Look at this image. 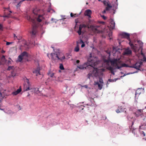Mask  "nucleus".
I'll return each mask as SVG.
<instances>
[{
    "mask_svg": "<svg viewBox=\"0 0 146 146\" xmlns=\"http://www.w3.org/2000/svg\"><path fill=\"white\" fill-rule=\"evenodd\" d=\"M2 29V25L0 24V30Z\"/></svg>",
    "mask_w": 146,
    "mask_h": 146,
    "instance_id": "09e8293b",
    "label": "nucleus"
},
{
    "mask_svg": "<svg viewBox=\"0 0 146 146\" xmlns=\"http://www.w3.org/2000/svg\"><path fill=\"white\" fill-rule=\"evenodd\" d=\"M110 62L112 66H115L116 68L118 69L123 67H129V66L126 64H121V61L120 60V58L113 59L110 60Z\"/></svg>",
    "mask_w": 146,
    "mask_h": 146,
    "instance_id": "20e7f679",
    "label": "nucleus"
},
{
    "mask_svg": "<svg viewBox=\"0 0 146 146\" xmlns=\"http://www.w3.org/2000/svg\"><path fill=\"white\" fill-rule=\"evenodd\" d=\"M0 110H3V109H1V108H0Z\"/></svg>",
    "mask_w": 146,
    "mask_h": 146,
    "instance_id": "bf43d9fd",
    "label": "nucleus"
},
{
    "mask_svg": "<svg viewBox=\"0 0 146 146\" xmlns=\"http://www.w3.org/2000/svg\"><path fill=\"white\" fill-rule=\"evenodd\" d=\"M145 108L146 109V106L145 107Z\"/></svg>",
    "mask_w": 146,
    "mask_h": 146,
    "instance_id": "338daca9",
    "label": "nucleus"
},
{
    "mask_svg": "<svg viewBox=\"0 0 146 146\" xmlns=\"http://www.w3.org/2000/svg\"><path fill=\"white\" fill-rule=\"evenodd\" d=\"M134 114L137 117L139 116L142 117V116L143 115V111L141 109L138 110Z\"/></svg>",
    "mask_w": 146,
    "mask_h": 146,
    "instance_id": "6e6552de",
    "label": "nucleus"
},
{
    "mask_svg": "<svg viewBox=\"0 0 146 146\" xmlns=\"http://www.w3.org/2000/svg\"><path fill=\"white\" fill-rule=\"evenodd\" d=\"M53 19H53V18H52V19H51V20H52H52H53Z\"/></svg>",
    "mask_w": 146,
    "mask_h": 146,
    "instance_id": "052dcab7",
    "label": "nucleus"
},
{
    "mask_svg": "<svg viewBox=\"0 0 146 146\" xmlns=\"http://www.w3.org/2000/svg\"><path fill=\"white\" fill-rule=\"evenodd\" d=\"M12 11H9V12H7L6 11H5L4 12V14H6L7 15L9 16V17H10V16L11 15V13H12Z\"/></svg>",
    "mask_w": 146,
    "mask_h": 146,
    "instance_id": "a878e982",
    "label": "nucleus"
},
{
    "mask_svg": "<svg viewBox=\"0 0 146 146\" xmlns=\"http://www.w3.org/2000/svg\"><path fill=\"white\" fill-rule=\"evenodd\" d=\"M85 13L86 15L89 17L92 14V11L90 9H88L85 11Z\"/></svg>",
    "mask_w": 146,
    "mask_h": 146,
    "instance_id": "f3484780",
    "label": "nucleus"
},
{
    "mask_svg": "<svg viewBox=\"0 0 146 146\" xmlns=\"http://www.w3.org/2000/svg\"><path fill=\"white\" fill-rule=\"evenodd\" d=\"M87 27L88 28H89L88 26H87L85 24H83L80 25L79 26V30L77 31V33H78V35H80L81 34L82 30L83 28H85Z\"/></svg>",
    "mask_w": 146,
    "mask_h": 146,
    "instance_id": "1a4fd4ad",
    "label": "nucleus"
},
{
    "mask_svg": "<svg viewBox=\"0 0 146 146\" xmlns=\"http://www.w3.org/2000/svg\"><path fill=\"white\" fill-rule=\"evenodd\" d=\"M54 73H50L48 74V75L50 77H52V78L54 77L55 78V77H54Z\"/></svg>",
    "mask_w": 146,
    "mask_h": 146,
    "instance_id": "7c9ffc66",
    "label": "nucleus"
},
{
    "mask_svg": "<svg viewBox=\"0 0 146 146\" xmlns=\"http://www.w3.org/2000/svg\"><path fill=\"white\" fill-rule=\"evenodd\" d=\"M117 0H116L115 2V3L116 4V5L117 6L118 5V3H117Z\"/></svg>",
    "mask_w": 146,
    "mask_h": 146,
    "instance_id": "6e6d98bb",
    "label": "nucleus"
},
{
    "mask_svg": "<svg viewBox=\"0 0 146 146\" xmlns=\"http://www.w3.org/2000/svg\"><path fill=\"white\" fill-rule=\"evenodd\" d=\"M60 68L61 70H63L64 69V68L62 64H60Z\"/></svg>",
    "mask_w": 146,
    "mask_h": 146,
    "instance_id": "2f4dec72",
    "label": "nucleus"
},
{
    "mask_svg": "<svg viewBox=\"0 0 146 146\" xmlns=\"http://www.w3.org/2000/svg\"><path fill=\"white\" fill-rule=\"evenodd\" d=\"M2 17H7V18H9V16L7 15L6 14H5L3 16H2Z\"/></svg>",
    "mask_w": 146,
    "mask_h": 146,
    "instance_id": "a19ab883",
    "label": "nucleus"
},
{
    "mask_svg": "<svg viewBox=\"0 0 146 146\" xmlns=\"http://www.w3.org/2000/svg\"><path fill=\"white\" fill-rule=\"evenodd\" d=\"M109 1L108 2L105 1H104L103 2V4L106 6H107L110 4V3H109Z\"/></svg>",
    "mask_w": 146,
    "mask_h": 146,
    "instance_id": "cd10ccee",
    "label": "nucleus"
},
{
    "mask_svg": "<svg viewBox=\"0 0 146 146\" xmlns=\"http://www.w3.org/2000/svg\"><path fill=\"white\" fill-rule=\"evenodd\" d=\"M5 52V51L4 50H2L1 51V53H4Z\"/></svg>",
    "mask_w": 146,
    "mask_h": 146,
    "instance_id": "49530a36",
    "label": "nucleus"
},
{
    "mask_svg": "<svg viewBox=\"0 0 146 146\" xmlns=\"http://www.w3.org/2000/svg\"><path fill=\"white\" fill-rule=\"evenodd\" d=\"M123 111V108L121 106L118 107V109L116 110V111L117 113H119L122 112Z\"/></svg>",
    "mask_w": 146,
    "mask_h": 146,
    "instance_id": "6ab92c4d",
    "label": "nucleus"
},
{
    "mask_svg": "<svg viewBox=\"0 0 146 146\" xmlns=\"http://www.w3.org/2000/svg\"><path fill=\"white\" fill-rule=\"evenodd\" d=\"M26 82L27 84L24 85V91H27L30 90V84L29 83V81L28 79H26Z\"/></svg>",
    "mask_w": 146,
    "mask_h": 146,
    "instance_id": "0eeeda50",
    "label": "nucleus"
},
{
    "mask_svg": "<svg viewBox=\"0 0 146 146\" xmlns=\"http://www.w3.org/2000/svg\"><path fill=\"white\" fill-rule=\"evenodd\" d=\"M29 46H28V45H27V48L28 49H29Z\"/></svg>",
    "mask_w": 146,
    "mask_h": 146,
    "instance_id": "4d7b16f0",
    "label": "nucleus"
},
{
    "mask_svg": "<svg viewBox=\"0 0 146 146\" xmlns=\"http://www.w3.org/2000/svg\"><path fill=\"white\" fill-rule=\"evenodd\" d=\"M141 54L143 56V58L141 60V61L145 62H146V58L145 55L142 52L141 53Z\"/></svg>",
    "mask_w": 146,
    "mask_h": 146,
    "instance_id": "393cba45",
    "label": "nucleus"
},
{
    "mask_svg": "<svg viewBox=\"0 0 146 146\" xmlns=\"http://www.w3.org/2000/svg\"><path fill=\"white\" fill-rule=\"evenodd\" d=\"M5 90L2 89L1 90L0 92V96L1 97V98L2 100L3 98L5 96H7V94L5 93Z\"/></svg>",
    "mask_w": 146,
    "mask_h": 146,
    "instance_id": "9b49d317",
    "label": "nucleus"
},
{
    "mask_svg": "<svg viewBox=\"0 0 146 146\" xmlns=\"http://www.w3.org/2000/svg\"><path fill=\"white\" fill-rule=\"evenodd\" d=\"M111 71V73L113 74L114 75V72H113V71Z\"/></svg>",
    "mask_w": 146,
    "mask_h": 146,
    "instance_id": "5fc2aeb1",
    "label": "nucleus"
},
{
    "mask_svg": "<svg viewBox=\"0 0 146 146\" xmlns=\"http://www.w3.org/2000/svg\"><path fill=\"white\" fill-rule=\"evenodd\" d=\"M111 71V73L113 74L114 75V72H113V71Z\"/></svg>",
    "mask_w": 146,
    "mask_h": 146,
    "instance_id": "864d4df0",
    "label": "nucleus"
},
{
    "mask_svg": "<svg viewBox=\"0 0 146 146\" xmlns=\"http://www.w3.org/2000/svg\"><path fill=\"white\" fill-rule=\"evenodd\" d=\"M132 125L131 126V128L130 127V128L131 129V128H132V125H133V124H134V122H132Z\"/></svg>",
    "mask_w": 146,
    "mask_h": 146,
    "instance_id": "de8ad7c7",
    "label": "nucleus"
},
{
    "mask_svg": "<svg viewBox=\"0 0 146 146\" xmlns=\"http://www.w3.org/2000/svg\"><path fill=\"white\" fill-rule=\"evenodd\" d=\"M101 16L104 20H105L106 19L107 17L104 15H101Z\"/></svg>",
    "mask_w": 146,
    "mask_h": 146,
    "instance_id": "f704fd0d",
    "label": "nucleus"
},
{
    "mask_svg": "<svg viewBox=\"0 0 146 146\" xmlns=\"http://www.w3.org/2000/svg\"><path fill=\"white\" fill-rule=\"evenodd\" d=\"M25 0H23L22 1H20V2H23V1H25Z\"/></svg>",
    "mask_w": 146,
    "mask_h": 146,
    "instance_id": "13d9d810",
    "label": "nucleus"
},
{
    "mask_svg": "<svg viewBox=\"0 0 146 146\" xmlns=\"http://www.w3.org/2000/svg\"><path fill=\"white\" fill-rule=\"evenodd\" d=\"M21 91V87L18 89L16 91L13 92L12 93V94L14 95H16L19 94Z\"/></svg>",
    "mask_w": 146,
    "mask_h": 146,
    "instance_id": "2eb2a0df",
    "label": "nucleus"
},
{
    "mask_svg": "<svg viewBox=\"0 0 146 146\" xmlns=\"http://www.w3.org/2000/svg\"><path fill=\"white\" fill-rule=\"evenodd\" d=\"M99 27V26H92L91 27V28L92 31L94 32L98 33V30L97 29V28Z\"/></svg>",
    "mask_w": 146,
    "mask_h": 146,
    "instance_id": "4468645a",
    "label": "nucleus"
},
{
    "mask_svg": "<svg viewBox=\"0 0 146 146\" xmlns=\"http://www.w3.org/2000/svg\"><path fill=\"white\" fill-rule=\"evenodd\" d=\"M142 89L141 88H139L137 90L136 92H135V96L138 94L139 95H140L141 93V91H142Z\"/></svg>",
    "mask_w": 146,
    "mask_h": 146,
    "instance_id": "412c9836",
    "label": "nucleus"
},
{
    "mask_svg": "<svg viewBox=\"0 0 146 146\" xmlns=\"http://www.w3.org/2000/svg\"><path fill=\"white\" fill-rule=\"evenodd\" d=\"M84 87L85 88H87L88 87L87 85H84Z\"/></svg>",
    "mask_w": 146,
    "mask_h": 146,
    "instance_id": "603ef678",
    "label": "nucleus"
},
{
    "mask_svg": "<svg viewBox=\"0 0 146 146\" xmlns=\"http://www.w3.org/2000/svg\"><path fill=\"white\" fill-rule=\"evenodd\" d=\"M80 50L79 45L78 44H77L76 46L75 47L74 49V51L76 52H78Z\"/></svg>",
    "mask_w": 146,
    "mask_h": 146,
    "instance_id": "4be33fe9",
    "label": "nucleus"
},
{
    "mask_svg": "<svg viewBox=\"0 0 146 146\" xmlns=\"http://www.w3.org/2000/svg\"><path fill=\"white\" fill-rule=\"evenodd\" d=\"M9 59L11 60H8L7 61V64L9 65H11V62H13V61L11 60V58H9Z\"/></svg>",
    "mask_w": 146,
    "mask_h": 146,
    "instance_id": "c85d7f7f",
    "label": "nucleus"
},
{
    "mask_svg": "<svg viewBox=\"0 0 146 146\" xmlns=\"http://www.w3.org/2000/svg\"><path fill=\"white\" fill-rule=\"evenodd\" d=\"M88 61L89 62V64L88 63H85L83 65L78 66V68L80 69L91 68L92 70L91 71H93V70H94V68H96V67L99 66L98 65L100 63V61H97V58L93 55L92 53L90 54Z\"/></svg>",
    "mask_w": 146,
    "mask_h": 146,
    "instance_id": "f03ea898",
    "label": "nucleus"
},
{
    "mask_svg": "<svg viewBox=\"0 0 146 146\" xmlns=\"http://www.w3.org/2000/svg\"><path fill=\"white\" fill-rule=\"evenodd\" d=\"M129 44L130 46L131 47V48H134V47L135 46L133 45V44L132 43H131L130 42H129Z\"/></svg>",
    "mask_w": 146,
    "mask_h": 146,
    "instance_id": "473e14b6",
    "label": "nucleus"
},
{
    "mask_svg": "<svg viewBox=\"0 0 146 146\" xmlns=\"http://www.w3.org/2000/svg\"><path fill=\"white\" fill-rule=\"evenodd\" d=\"M94 85H98V88L100 90H101L102 88V85L100 84L98 82H94Z\"/></svg>",
    "mask_w": 146,
    "mask_h": 146,
    "instance_id": "aec40b11",
    "label": "nucleus"
},
{
    "mask_svg": "<svg viewBox=\"0 0 146 146\" xmlns=\"http://www.w3.org/2000/svg\"><path fill=\"white\" fill-rule=\"evenodd\" d=\"M12 43V42H6V45H9V44H11Z\"/></svg>",
    "mask_w": 146,
    "mask_h": 146,
    "instance_id": "58836bf2",
    "label": "nucleus"
},
{
    "mask_svg": "<svg viewBox=\"0 0 146 146\" xmlns=\"http://www.w3.org/2000/svg\"><path fill=\"white\" fill-rule=\"evenodd\" d=\"M136 130V129H133L132 130V132L133 133H134V135L136 134V133H135V132Z\"/></svg>",
    "mask_w": 146,
    "mask_h": 146,
    "instance_id": "4c0bfd02",
    "label": "nucleus"
},
{
    "mask_svg": "<svg viewBox=\"0 0 146 146\" xmlns=\"http://www.w3.org/2000/svg\"><path fill=\"white\" fill-rule=\"evenodd\" d=\"M140 133L141 134H143L144 136H145V133L144 132V131H140Z\"/></svg>",
    "mask_w": 146,
    "mask_h": 146,
    "instance_id": "ea45409f",
    "label": "nucleus"
},
{
    "mask_svg": "<svg viewBox=\"0 0 146 146\" xmlns=\"http://www.w3.org/2000/svg\"><path fill=\"white\" fill-rule=\"evenodd\" d=\"M38 9H35L33 10V13L35 15V19L32 18L30 16H28L27 19L30 22H31L33 24L32 25V28L31 31H30V33L31 37H35L37 33V25L36 24V21L38 22H40L44 19L43 15H39L37 16Z\"/></svg>",
    "mask_w": 146,
    "mask_h": 146,
    "instance_id": "f257e3e1",
    "label": "nucleus"
},
{
    "mask_svg": "<svg viewBox=\"0 0 146 146\" xmlns=\"http://www.w3.org/2000/svg\"><path fill=\"white\" fill-rule=\"evenodd\" d=\"M98 1H101V0H98Z\"/></svg>",
    "mask_w": 146,
    "mask_h": 146,
    "instance_id": "0e129e2a",
    "label": "nucleus"
},
{
    "mask_svg": "<svg viewBox=\"0 0 146 146\" xmlns=\"http://www.w3.org/2000/svg\"><path fill=\"white\" fill-rule=\"evenodd\" d=\"M110 28L112 29H113L115 28V23L113 21H112L110 22Z\"/></svg>",
    "mask_w": 146,
    "mask_h": 146,
    "instance_id": "dca6fc26",
    "label": "nucleus"
},
{
    "mask_svg": "<svg viewBox=\"0 0 146 146\" xmlns=\"http://www.w3.org/2000/svg\"><path fill=\"white\" fill-rule=\"evenodd\" d=\"M132 54L131 50L129 48L126 49L123 52V54L124 55H129Z\"/></svg>",
    "mask_w": 146,
    "mask_h": 146,
    "instance_id": "ddd939ff",
    "label": "nucleus"
},
{
    "mask_svg": "<svg viewBox=\"0 0 146 146\" xmlns=\"http://www.w3.org/2000/svg\"><path fill=\"white\" fill-rule=\"evenodd\" d=\"M77 63H79L80 62V61L79 60H77L76 61Z\"/></svg>",
    "mask_w": 146,
    "mask_h": 146,
    "instance_id": "3c124183",
    "label": "nucleus"
},
{
    "mask_svg": "<svg viewBox=\"0 0 146 146\" xmlns=\"http://www.w3.org/2000/svg\"><path fill=\"white\" fill-rule=\"evenodd\" d=\"M106 6V7L105 9H106L107 11H109L110 10V9H111L112 7V6L111 5V4H110Z\"/></svg>",
    "mask_w": 146,
    "mask_h": 146,
    "instance_id": "b1692460",
    "label": "nucleus"
},
{
    "mask_svg": "<svg viewBox=\"0 0 146 146\" xmlns=\"http://www.w3.org/2000/svg\"><path fill=\"white\" fill-rule=\"evenodd\" d=\"M81 42L82 43V45L81 46V47L82 48V47H84L85 46V44L84 43V42L82 40H81Z\"/></svg>",
    "mask_w": 146,
    "mask_h": 146,
    "instance_id": "e433bc0d",
    "label": "nucleus"
},
{
    "mask_svg": "<svg viewBox=\"0 0 146 146\" xmlns=\"http://www.w3.org/2000/svg\"><path fill=\"white\" fill-rule=\"evenodd\" d=\"M6 61L5 56L3 55L1 57H0V65L4 64L6 63Z\"/></svg>",
    "mask_w": 146,
    "mask_h": 146,
    "instance_id": "9d476101",
    "label": "nucleus"
},
{
    "mask_svg": "<svg viewBox=\"0 0 146 146\" xmlns=\"http://www.w3.org/2000/svg\"><path fill=\"white\" fill-rule=\"evenodd\" d=\"M106 11H107L106 9H105L102 11V13L103 14H104L106 13Z\"/></svg>",
    "mask_w": 146,
    "mask_h": 146,
    "instance_id": "79ce46f5",
    "label": "nucleus"
},
{
    "mask_svg": "<svg viewBox=\"0 0 146 146\" xmlns=\"http://www.w3.org/2000/svg\"><path fill=\"white\" fill-rule=\"evenodd\" d=\"M108 69L111 71H112L114 69L111 66H110L108 68Z\"/></svg>",
    "mask_w": 146,
    "mask_h": 146,
    "instance_id": "72a5a7b5",
    "label": "nucleus"
},
{
    "mask_svg": "<svg viewBox=\"0 0 146 146\" xmlns=\"http://www.w3.org/2000/svg\"><path fill=\"white\" fill-rule=\"evenodd\" d=\"M27 46V44H25V46Z\"/></svg>",
    "mask_w": 146,
    "mask_h": 146,
    "instance_id": "e2e57ef3",
    "label": "nucleus"
},
{
    "mask_svg": "<svg viewBox=\"0 0 146 146\" xmlns=\"http://www.w3.org/2000/svg\"><path fill=\"white\" fill-rule=\"evenodd\" d=\"M70 16H71V17H74V16H73V15H74V14H73V13H70Z\"/></svg>",
    "mask_w": 146,
    "mask_h": 146,
    "instance_id": "a18cd8bd",
    "label": "nucleus"
},
{
    "mask_svg": "<svg viewBox=\"0 0 146 146\" xmlns=\"http://www.w3.org/2000/svg\"><path fill=\"white\" fill-rule=\"evenodd\" d=\"M23 57L21 54L19 55L18 56L19 61V62H21L23 59Z\"/></svg>",
    "mask_w": 146,
    "mask_h": 146,
    "instance_id": "bb28decb",
    "label": "nucleus"
},
{
    "mask_svg": "<svg viewBox=\"0 0 146 146\" xmlns=\"http://www.w3.org/2000/svg\"><path fill=\"white\" fill-rule=\"evenodd\" d=\"M11 75L13 77H14L15 76L16 74L15 73H14V72H11Z\"/></svg>",
    "mask_w": 146,
    "mask_h": 146,
    "instance_id": "c9c22d12",
    "label": "nucleus"
},
{
    "mask_svg": "<svg viewBox=\"0 0 146 146\" xmlns=\"http://www.w3.org/2000/svg\"><path fill=\"white\" fill-rule=\"evenodd\" d=\"M142 61H140L139 62H137L135 64L133 65V66H130L129 67L139 70L143 62Z\"/></svg>",
    "mask_w": 146,
    "mask_h": 146,
    "instance_id": "423d86ee",
    "label": "nucleus"
},
{
    "mask_svg": "<svg viewBox=\"0 0 146 146\" xmlns=\"http://www.w3.org/2000/svg\"><path fill=\"white\" fill-rule=\"evenodd\" d=\"M14 35L15 39L16 38H17V36L15 35V34H14Z\"/></svg>",
    "mask_w": 146,
    "mask_h": 146,
    "instance_id": "8fccbe9b",
    "label": "nucleus"
},
{
    "mask_svg": "<svg viewBox=\"0 0 146 146\" xmlns=\"http://www.w3.org/2000/svg\"><path fill=\"white\" fill-rule=\"evenodd\" d=\"M23 57L25 56L27 57L28 56V53L26 51L23 52L21 54Z\"/></svg>",
    "mask_w": 146,
    "mask_h": 146,
    "instance_id": "5701e85b",
    "label": "nucleus"
},
{
    "mask_svg": "<svg viewBox=\"0 0 146 146\" xmlns=\"http://www.w3.org/2000/svg\"><path fill=\"white\" fill-rule=\"evenodd\" d=\"M40 68H37L36 70L33 71V72L34 73L36 74V76H37L38 74H40Z\"/></svg>",
    "mask_w": 146,
    "mask_h": 146,
    "instance_id": "a211bd4d",
    "label": "nucleus"
},
{
    "mask_svg": "<svg viewBox=\"0 0 146 146\" xmlns=\"http://www.w3.org/2000/svg\"><path fill=\"white\" fill-rule=\"evenodd\" d=\"M74 17H78V14H74Z\"/></svg>",
    "mask_w": 146,
    "mask_h": 146,
    "instance_id": "37998d69",
    "label": "nucleus"
},
{
    "mask_svg": "<svg viewBox=\"0 0 146 146\" xmlns=\"http://www.w3.org/2000/svg\"><path fill=\"white\" fill-rule=\"evenodd\" d=\"M7 113L9 114H13V113L12 112H10V111H8Z\"/></svg>",
    "mask_w": 146,
    "mask_h": 146,
    "instance_id": "c03bdc74",
    "label": "nucleus"
},
{
    "mask_svg": "<svg viewBox=\"0 0 146 146\" xmlns=\"http://www.w3.org/2000/svg\"><path fill=\"white\" fill-rule=\"evenodd\" d=\"M15 68L14 66H9L7 69V70H14Z\"/></svg>",
    "mask_w": 146,
    "mask_h": 146,
    "instance_id": "c756f323",
    "label": "nucleus"
},
{
    "mask_svg": "<svg viewBox=\"0 0 146 146\" xmlns=\"http://www.w3.org/2000/svg\"><path fill=\"white\" fill-rule=\"evenodd\" d=\"M93 71H90V73L88 74L87 77L90 79L91 78L95 76L98 77L99 78V81L101 84H103V82L102 78L103 75V72L104 70L103 69H98L97 67L96 68H94Z\"/></svg>",
    "mask_w": 146,
    "mask_h": 146,
    "instance_id": "7ed1b4c3",
    "label": "nucleus"
},
{
    "mask_svg": "<svg viewBox=\"0 0 146 146\" xmlns=\"http://www.w3.org/2000/svg\"><path fill=\"white\" fill-rule=\"evenodd\" d=\"M121 35L123 37L126 38L129 40H130V35L129 34L126 33H123L121 34Z\"/></svg>",
    "mask_w": 146,
    "mask_h": 146,
    "instance_id": "f8f14e48",
    "label": "nucleus"
},
{
    "mask_svg": "<svg viewBox=\"0 0 146 146\" xmlns=\"http://www.w3.org/2000/svg\"><path fill=\"white\" fill-rule=\"evenodd\" d=\"M51 55L52 58L55 59L56 58H57L58 60H60L61 61L65 58V56L63 54H62L61 56L59 57L57 54L54 53H51Z\"/></svg>",
    "mask_w": 146,
    "mask_h": 146,
    "instance_id": "39448f33",
    "label": "nucleus"
},
{
    "mask_svg": "<svg viewBox=\"0 0 146 146\" xmlns=\"http://www.w3.org/2000/svg\"><path fill=\"white\" fill-rule=\"evenodd\" d=\"M82 109L83 110V108H82Z\"/></svg>",
    "mask_w": 146,
    "mask_h": 146,
    "instance_id": "774afa93",
    "label": "nucleus"
},
{
    "mask_svg": "<svg viewBox=\"0 0 146 146\" xmlns=\"http://www.w3.org/2000/svg\"><path fill=\"white\" fill-rule=\"evenodd\" d=\"M86 4H88V3H86Z\"/></svg>",
    "mask_w": 146,
    "mask_h": 146,
    "instance_id": "69168bd1",
    "label": "nucleus"
},
{
    "mask_svg": "<svg viewBox=\"0 0 146 146\" xmlns=\"http://www.w3.org/2000/svg\"><path fill=\"white\" fill-rule=\"evenodd\" d=\"M146 141V138L144 139Z\"/></svg>",
    "mask_w": 146,
    "mask_h": 146,
    "instance_id": "680f3d73",
    "label": "nucleus"
}]
</instances>
